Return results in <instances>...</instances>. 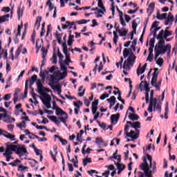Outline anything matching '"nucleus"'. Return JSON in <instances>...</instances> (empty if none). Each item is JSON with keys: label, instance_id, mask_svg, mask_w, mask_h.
<instances>
[{"label": "nucleus", "instance_id": "7", "mask_svg": "<svg viewBox=\"0 0 177 177\" xmlns=\"http://www.w3.org/2000/svg\"><path fill=\"white\" fill-rule=\"evenodd\" d=\"M15 145L11 142L6 143L5 153L3 156H12L13 151H15Z\"/></svg>", "mask_w": 177, "mask_h": 177}, {"label": "nucleus", "instance_id": "62", "mask_svg": "<svg viewBox=\"0 0 177 177\" xmlns=\"http://www.w3.org/2000/svg\"><path fill=\"white\" fill-rule=\"evenodd\" d=\"M124 19H125L127 23H129V21L131 20V17L128 15H125Z\"/></svg>", "mask_w": 177, "mask_h": 177}, {"label": "nucleus", "instance_id": "13", "mask_svg": "<svg viewBox=\"0 0 177 177\" xmlns=\"http://www.w3.org/2000/svg\"><path fill=\"white\" fill-rule=\"evenodd\" d=\"M127 124L129 125H131V128H134L136 132L135 133H138V136H139L140 130L138 129L139 128H140V123L139 122H134L133 123H132V122L131 121H127Z\"/></svg>", "mask_w": 177, "mask_h": 177}, {"label": "nucleus", "instance_id": "20", "mask_svg": "<svg viewBox=\"0 0 177 177\" xmlns=\"http://www.w3.org/2000/svg\"><path fill=\"white\" fill-rule=\"evenodd\" d=\"M167 13H160V10H157L156 13V18L158 20H164L165 19H167Z\"/></svg>", "mask_w": 177, "mask_h": 177}, {"label": "nucleus", "instance_id": "29", "mask_svg": "<svg viewBox=\"0 0 177 177\" xmlns=\"http://www.w3.org/2000/svg\"><path fill=\"white\" fill-rule=\"evenodd\" d=\"M66 113L64 112L62 109L58 108L57 109H55V114L56 115H63L66 114Z\"/></svg>", "mask_w": 177, "mask_h": 177}, {"label": "nucleus", "instance_id": "9", "mask_svg": "<svg viewBox=\"0 0 177 177\" xmlns=\"http://www.w3.org/2000/svg\"><path fill=\"white\" fill-rule=\"evenodd\" d=\"M128 131H129V125L127 124L124 127V132L127 136L128 138H131V139H138V138H139V133H135V131H131L128 133Z\"/></svg>", "mask_w": 177, "mask_h": 177}, {"label": "nucleus", "instance_id": "33", "mask_svg": "<svg viewBox=\"0 0 177 177\" xmlns=\"http://www.w3.org/2000/svg\"><path fill=\"white\" fill-rule=\"evenodd\" d=\"M88 162H92V160H91V158L83 159L84 167H86V165H88Z\"/></svg>", "mask_w": 177, "mask_h": 177}, {"label": "nucleus", "instance_id": "51", "mask_svg": "<svg viewBox=\"0 0 177 177\" xmlns=\"http://www.w3.org/2000/svg\"><path fill=\"white\" fill-rule=\"evenodd\" d=\"M10 97H12V95L10 93H8L4 96L3 99L4 100L8 101V100H10Z\"/></svg>", "mask_w": 177, "mask_h": 177}, {"label": "nucleus", "instance_id": "32", "mask_svg": "<svg viewBox=\"0 0 177 177\" xmlns=\"http://www.w3.org/2000/svg\"><path fill=\"white\" fill-rule=\"evenodd\" d=\"M5 138L7 139H10V140H15V135H12L9 133L7 134H3Z\"/></svg>", "mask_w": 177, "mask_h": 177}, {"label": "nucleus", "instance_id": "44", "mask_svg": "<svg viewBox=\"0 0 177 177\" xmlns=\"http://www.w3.org/2000/svg\"><path fill=\"white\" fill-rule=\"evenodd\" d=\"M129 55V50L128 48H124L123 50V56L125 58L128 57V55Z\"/></svg>", "mask_w": 177, "mask_h": 177}, {"label": "nucleus", "instance_id": "43", "mask_svg": "<svg viewBox=\"0 0 177 177\" xmlns=\"http://www.w3.org/2000/svg\"><path fill=\"white\" fill-rule=\"evenodd\" d=\"M34 138H35L36 139H37V140L39 142H46V140H48V139L43 138H39V137L37 135H33Z\"/></svg>", "mask_w": 177, "mask_h": 177}, {"label": "nucleus", "instance_id": "10", "mask_svg": "<svg viewBox=\"0 0 177 177\" xmlns=\"http://www.w3.org/2000/svg\"><path fill=\"white\" fill-rule=\"evenodd\" d=\"M60 63V68L62 71H64L63 73H62V72H59V80H64V78H66V77H67V67H66V65L63 64V63H62V62H59Z\"/></svg>", "mask_w": 177, "mask_h": 177}, {"label": "nucleus", "instance_id": "6", "mask_svg": "<svg viewBox=\"0 0 177 177\" xmlns=\"http://www.w3.org/2000/svg\"><path fill=\"white\" fill-rule=\"evenodd\" d=\"M169 27H167L166 29L165 30H161L158 35L157 39H167L168 37L170 35H172V31L169 30Z\"/></svg>", "mask_w": 177, "mask_h": 177}, {"label": "nucleus", "instance_id": "3", "mask_svg": "<svg viewBox=\"0 0 177 177\" xmlns=\"http://www.w3.org/2000/svg\"><path fill=\"white\" fill-rule=\"evenodd\" d=\"M154 72L152 73V79L151 81V85L156 88V91H160L161 87V83L162 82V79H160L157 82V78H158V68H154Z\"/></svg>", "mask_w": 177, "mask_h": 177}, {"label": "nucleus", "instance_id": "24", "mask_svg": "<svg viewBox=\"0 0 177 177\" xmlns=\"http://www.w3.org/2000/svg\"><path fill=\"white\" fill-rule=\"evenodd\" d=\"M42 20V18L41 17H37L36 19V22L35 24V28L36 30H39V27H41V21Z\"/></svg>", "mask_w": 177, "mask_h": 177}, {"label": "nucleus", "instance_id": "25", "mask_svg": "<svg viewBox=\"0 0 177 177\" xmlns=\"http://www.w3.org/2000/svg\"><path fill=\"white\" fill-rule=\"evenodd\" d=\"M10 17V15L9 14L0 17V24L5 23V21H8Z\"/></svg>", "mask_w": 177, "mask_h": 177}, {"label": "nucleus", "instance_id": "5", "mask_svg": "<svg viewBox=\"0 0 177 177\" xmlns=\"http://www.w3.org/2000/svg\"><path fill=\"white\" fill-rule=\"evenodd\" d=\"M36 85H37V92L39 94L46 93H48L50 92V89H49L48 88H45L44 86V83L39 79L37 80Z\"/></svg>", "mask_w": 177, "mask_h": 177}, {"label": "nucleus", "instance_id": "23", "mask_svg": "<svg viewBox=\"0 0 177 177\" xmlns=\"http://www.w3.org/2000/svg\"><path fill=\"white\" fill-rule=\"evenodd\" d=\"M62 115H64V117L63 116L60 117L59 120L61 122H63V124L66 125V127H67V120L68 119V115H67V113H66Z\"/></svg>", "mask_w": 177, "mask_h": 177}, {"label": "nucleus", "instance_id": "52", "mask_svg": "<svg viewBox=\"0 0 177 177\" xmlns=\"http://www.w3.org/2000/svg\"><path fill=\"white\" fill-rule=\"evenodd\" d=\"M46 5H47L48 6H49L48 9H49L50 11L53 10V7L52 6V2L47 1V2H46Z\"/></svg>", "mask_w": 177, "mask_h": 177}, {"label": "nucleus", "instance_id": "40", "mask_svg": "<svg viewBox=\"0 0 177 177\" xmlns=\"http://www.w3.org/2000/svg\"><path fill=\"white\" fill-rule=\"evenodd\" d=\"M73 105L75 106V107H77V109H80V107L82 106V102L78 100L77 102H74Z\"/></svg>", "mask_w": 177, "mask_h": 177}, {"label": "nucleus", "instance_id": "16", "mask_svg": "<svg viewBox=\"0 0 177 177\" xmlns=\"http://www.w3.org/2000/svg\"><path fill=\"white\" fill-rule=\"evenodd\" d=\"M165 53H168V51L158 48V50L157 48H155V60L158 59V56H160V55H165Z\"/></svg>", "mask_w": 177, "mask_h": 177}, {"label": "nucleus", "instance_id": "47", "mask_svg": "<svg viewBox=\"0 0 177 177\" xmlns=\"http://www.w3.org/2000/svg\"><path fill=\"white\" fill-rule=\"evenodd\" d=\"M95 143H96V145H100V143H103V139H102V138L97 137L95 138Z\"/></svg>", "mask_w": 177, "mask_h": 177}, {"label": "nucleus", "instance_id": "41", "mask_svg": "<svg viewBox=\"0 0 177 177\" xmlns=\"http://www.w3.org/2000/svg\"><path fill=\"white\" fill-rule=\"evenodd\" d=\"M17 127H18V128H19L20 129H23V128H26V122L22 121L21 123L17 124Z\"/></svg>", "mask_w": 177, "mask_h": 177}, {"label": "nucleus", "instance_id": "45", "mask_svg": "<svg viewBox=\"0 0 177 177\" xmlns=\"http://www.w3.org/2000/svg\"><path fill=\"white\" fill-rule=\"evenodd\" d=\"M109 96H110L109 93H104L100 97V100H104V99H106V97H109Z\"/></svg>", "mask_w": 177, "mask_h": 177}, {"label": "nucleus", "instance_id": "60", "mask_svg": "<svg viewBox=\"0 0 177 177\" xmlns=\"http://www.w3.org/2000/svg\"><path fill=\"white\" fill-rule=\"evenodd\" d=\"M59 109V106L56 104V102H53V110H57Z\"/></svg>", "mask_w": 177, "mask_h": 177}, {"label": "nucleus", "instance_id": "31", "mask_svg": "<svg viewBox=\"0 0 177 177\" xmlns=\"http://www.w3.org/2000/svg\"><path fill=\"white\" fill-rule=\"evenodd\" d=\"M115 164L118 171H124V169H125V165H124L123 164H120L118 162Z\"/></svg>", "mask_w": 177, "mask_h": 177}, {"label": "nucleus", "instance_id": "48", "mask_svg": "<svg viewBox=\"0 0 177 177\" xmlns=\"http://www.w3.org/2000/svg\"><path fill=\"white\" fill-rule=\"evenodd\" d=\"M28 81H26V83H25V90H24L25 95H27L28 93Z\"/></svg>", "mask_w": 177, "mask_h": 177}, {"label": "nucleus", "instance_id": "12", "mask_svg": "<svg viewBox=\"0 0 177 177\" xmlns=\"http://www.w3.org/2000/svg\"><path fill=\"white\" fill-rule=\"evenodd\" d=\"M15 151L19 156H23L27 153V149L23 146L15 145Z\"/></svg>", "mask_w": 177, "mask_h": 177}, {"label": "nucleus", "instance_id": "17", "mask_svg": "<svg viewBox=\"0 0 177 177\" xmlns=\"http://www.w3.org/2000/svg\"><path fill=\"white\" fill-rule=\"evenodd\" d=\"M115 30L120 37H125L127 34H128V30H127L125 28H122V29H120V26H116Z\"/></svg>", "mask_w": 177, "mask_h": 177}, {"label": "nucleus", "instance_id": "19", "mask_svg": "<svg viewBox=\"0 0 177 177\" xmlns=\"http://www.w3.org/2000/svg\"><path fill=\"white\" fill-rule=\"evenodd\" d=\"M135 60H136V57L135 56L134 53H131L129 58L127 59V62H129V64L130 66H133V64L135 63Z\"/></svg>", "mask_w": 177, "mask_h": 177}, {"label": "nucleus", "instance_id": "2", "mask_svg": "<svg viewBox=\"0 0 177 177\" xmlns=\"http://www.w3.org/2000/svg\"><path fill=\"white\" fill-rule=\"evenodd\" d=\"M154 91L151 90L150 92V102L147 109L149 113H153V107L154 111H158L161 113V102H157V98H154Z\"/></svg>", "mask_w": 177, "mask_h": 177}, {"label": "nucleus", "instance_id": "54", "mask_svg": "<svg viewBox=\"0 0 177 177\" xmlns=\"http://www.w3.org/2000/svg\"><path fill=\"white\" fill-rule=\"evenodd\" d=\"M129 66H131V65L129 64V62H128V61L124 62L123 68H127L129 67Z\"/></svg>", "mask_w": 177, "mask_h": 177}, {"label": "nucleus", "instance_id": "1", "mask_svg": "<svg viewBox=\"0 0 177 177\" xmlns=\"http://www.w3.org/2000/svg\"><path fill=\"white\" fill-rule=\"evenodd\" d=\"M147 160H148L149 163H147V160L145 159L144 162L140 165V167L142 171H144L145 176L151 177V174H154L156 172L157 166H156V162H151L152 158L150 155H147Z\"/></svg>", "mask_w": 177, "mask_h": 177}, {"label": "nucleus", "instance_id": "18", "mask_svg": "<svg viewBox=\"0 0 177 177\" xmlns=\"http://www.w3.org/2000/svg\"><path fill=\"white\" fill-rule=\"evenodd\" d=\"M118 120H120V113L112 115L111 116V122L113 125L117 124V122H118Z\"/></svg>", "mask_w": 177, "mask_h": 177}, {"label": "nucleus", "instance_id": "58", "mask_svg": "<svg viewBox=\"0 0 177 177\" xmlns=\"http://www.w3.org/2000/svg\"><path fill=\"white\" fill-rule=\"evenodd\" d=\"M59 142H61L62 145H67V140H64L62 138H59Z\"/></svg>", "mask_w": 177, "mask_h": 177}, {"label": "nucleus", "instance_id": "42", "mask_svg": "<svg viewBox=\"0 0 177 177\" xmlns=\"http://www.w3.org/2000/svg\"><path fill=\"white\" fill-rule=\"evenodd\" d=\"M88 21H91V20L81 19V20L77 21L76 23H77V24H86Z\"/></svg>", "mask_w": 177, "mask_h": 177}, {"label": "nucleus", "instance_id": "14", "mask_svg": "<svg viewBox=\"0 0 177 177\" xmlns=\"http://www.w3.org/2000/svg\"><path fill=\"white\" fill-rule=\"evenodd\" d=\"M145 91V93H149L150 92V87H149V84H147V82H143L142 81L140 84V88L141 91L143 89Z\"/></svg>", "mask_w": 177, "mask_h": 177}, {"label": "nucleus", "instance_id": "4", "mask_svg": "<svg viewBox=\"0 0 177 177\" xmlns=\"http://www.w3.org/2000/svg\"><path fill=\"white\" fill-rule=\"evenodd\" d=\"M39 95V97L46 109H51L52 106L50 105V102L52 100V97H50L48 93H41Z\"/></svg>", "mask_w": 177, "mask_h": 177}, {"label": "nucleus", "instance_id": "30", "mask_svg": "<svg viewBox=\"0 0 177 177\" xmlns=\"http://www.w3.org/2000/svg\"><path fill=\"white\" fill-rule=\"evenodd\" d=\"M155 62H156V64H158L159 67H161V66H162V64H164V59H162V58L161 57L156 58V60H155Z\"/></svg>", "mask_w": 177, "mask_h": 177}, {"label": "nucleus", "instance_id": "63", "mask_svg": "<svg viewBox=\"0 0 177 177\" xmlns=\"http://www.w3.org/2000/svg\"><path fill=\"white\" fill-rule=\"evenodd\" d=\"M137 74L138 75H140V74H143V73H142V67L138 66L137 69Z\"/></svg>", "mask_w": 177, "mask_h": 177}, {"label": "nucleus", "instance_id": "11", "mask_svg": "<svg viewBox=\"0 0 177 177\" xmlns=\"http://www.w3.org/2000/svg\"><path fill=\"white\" fill-rule=\"evenodd\" d=\"M98 1V7L100 8V9H99V8L96 7V8H93L91 9V10H97V13H102L104 14V12H106V8H104V6H103V2L102 1V0H97Z\"/></svg>", "mask_w": 177, "mask_h": 177}, {"label": "nucleus", "instance_id": "61", "mask_svg": "<svg viewBox=\"0 0 177 177\" xmlns=\"http://www.w3.org/2000/svg\"><path fill=\"white\" fill-rule=\"evenodd\" d=\"M1 12H10V8L9 7H3L1 10Z\"/></svg>", "mask_w": 177, "mask_h": 177}, {"label": "nucleus", "instance_id": "8", "mask_svg": "<svg viewBox=\"0 0 177 177\" xmlns=\"http://www.w3.org/2000/svg\"><path fill=\"white\" fill-rule=\"evenodd\" d=\"M160 41H158V49H162L163 50H167V54L169 55L171 53V45L167 44L166 46H164V44H165V41L164 39H159Z\"/></svg>", "mask_w": 177, "mask_h": 177}, {"label": "nucleus", "instance_id": "46", "mask_svg": "<svg viewBox=\"0 0 177 177\" xmlns=\"http://www.w3.org/2000/svg\"><path fill=\"white\" fill-rule=\"evenodd\" d=\"M39 77L41 78V80H42L41 82L44 84V82H45V78H46L45 73L41 71L39 73Z\"/></svg>", "mask_w": 177, "mask_h": 177}, {"label": "nucleus", "instance_id": "57", "mask_svg": "<svg viewBox=\"0 0 177 177\" xmlns=\"http://www.w3.org/2000/svg\"><path fill=\"white\" fill-rule=\"evenodd\" d=\"M120 24H122L123 27H125V26H127L125 21H124V17L120 18Z\"/></svg>", "mask_w": 177, "mask_h": 177}, {"label": "nucleus", "instance_id": "49", "mask_svg": "<svg viewBox=\"0 0 177 177\" xmlns=\"http://www.w3.org/2000/svg\"><path fill=\"white\" fill-rule=\"evenodd\" d=\"M23 16V10L21 9V7L18 8V17H21Z\"/></svg>", "mask_w": 177, "mask_h": 177}, {"label": "nucleus", "instance_id": "55", "mask_svg": "<svg viewBox=\"0 0 177 177\" xmlns=\"http://www.w3.org/2000/svg\"><path fill=\"white\" fill-rule=\"evenodd\" d=\"M91 110L93 114H96V111H97V106H91Z\"/></svg>", "mask_w": 177, "mask_h": 177}, {"label": "nucleus", "instance_id": "34", "mask_svg": "<svg viewBox=\"0 0 177 177\" xmlns=\"http://www.w3.org/2000/svg\"><path fill=\"white\" fill-rule=\"evenodd\" d=\"M153 53H149L148 57L147 58V62H153Z\"/></svg>", "mask_w": 177, "mask_h": 177}, {"label": "nucleus", "instance_id": "21", "mask_svg": "<svg viewBox=\"0 0 177 177\" xmlns=\"http://www.w3.org/2000/svg\"><path fill=\"white\" fill-rule=\"evenodd\" d=\"M155 6H156V3H151L149 5V8L147 10V12L148 13L149 16H151V13H153V12H154Z\"/></svg>", "mask_w": 177, "mask_h": 177}, {"label": "nucleus", "instance_id": "15", "mask_svg": "<svg viewBox=\"0 0 177 177\" xmlns=\"http://www.w3.org/2000/svg\"><path fill=\"white\" fill-rule=\"evenodd\" d=\"M174 17L171 12H169L168 16L166 17V20L165 21V25L168 26L169 24H172L174 23Z\"/></svg>", "mask_w": 177, "mask_h": 177}, {"label": "nucleus", "instance_id": "26", "mask_svg": "<svg viewBox=\"0 0 177 177\" xmlns=\"http://www.w3.org/2000/svg\"><path fill=\"white\" fill-rule=\"evenodd\" d=\"M129 118L131 121H138V120H139V116L135 113H129Z\"/></svg>", "mask_w": 177, "mask_h": 177}, {"label": "nucleus", "instance_id": "56", "mask_svg": "<svg viewBox=\"0 0 177 177\" xmlns=\"http://www.w3.org/2000/svg\"><path fill=\"white\" fill-rule=\"evenodd\" d=\"M55 70H56V66H53L48 68L49 73H54Z\"/></svg>", "mask_w": 177, "mask_h": 177}, {"label": "nucleus", "instance_id": "50", "mask_svg": "<svg viewBox=\"0 0 177 177\" xmlns=\"http://www.w3.org/2000/svg\"><path fill=\"white\" fill-rule=\"evenodd\" d=\"M131 27H132L133 29H136V28L138 27V23H136V19H134L133 21Z\"/></svg>", "mask_w": 177, "mask_h": 177}, {"label": "nucleus", "instance_id": "37", "mask_svg": "<svg viewBox=\"0 0 177 177\" xmlns=\"http://www.w3.org/2000/svg\"><path fill=\"white\" fill-rule=\"evenodd\" d=\"M113 158H114V160H118V162H121V156L118 155L116 156L109 157V160H113Z\"/></svg>", "mask_w": 177, "mask_h": 177}, {"label": "nucleus", "instance_id": "22", "mask_svg": "<svg viewBox=\"0 0 177 177\" xmlns=\"http://www.w3.org/2000/svg\"><path fill=\"white\" fill-rule=\"evenodd\" d=\"M106 100L110 104L109 109H111V107L115 104V100H117V98L114 96H111L110 98L106 99Z\"/></svg>", "mask_w": 177, "mask_h": 177}, {"label": "nucleus", "instance_id": "28", "mask_svg": "<svg viewBox=\"0 0 177 177\" xmlns=\"http://www.w3.org/2000/svg\"><path fill=\"white\" fill-rule=\"evenodd\" d=\"M74 42V35H70L68 39V46H71Z\"/></svg>", "mask_w": 177, "mask_h": 177}, {"label": "nucleus", "instance_id": "39", "mask_svg": "<svg viewBox=\"0 0 177 177\" xmlns=\"http://www.w3.org/2000/svg\"><path fill=\"white\" fill-rule=\"evenodd\" d=\"M66 55V59H65V62H64V64H66V66H68V63H70V62H71V59H70V56H68V55L67 54H65Z\"/></svg>", "mask_w": 177, "mask_h": 177}, {"label": "nucleus", "instance_id": "64", "mask_svg": "<svg viewBox=\"0 0 177 177\" xmlns=\"http://www.w3.org/2000/svg\"><path fill=\"white\" fill-rule=\"evenodd\" d=\"M55 37H56L57 39H62V37H63V35L62 34H59V33L56 32Z\"/></svg>", "mask_w": 177, "mask_h": 177}, {"label": "nucleus", "instance_id": "36", "mask_svg": "<svg viewBox=\"0 0 177 177\" xmlns=\"http://www.w3.org/2000/svg\"><path fill=\"white\" fill-rule=\"evenodd\" d=\"M50 61L52 62L53 64H56V63H57V57L56 56V54H53Z\"/></svg>", "mask_w": 177, "mask_h": 177}, {"label": "nucleus", "instance_id": "27", "mask_svg": "<svg viewBox=\"0 0 177 177\" xmlns=\"http://www.w3.org/2000/svg\"><path fill=\"white\" fill-rule=\"evenodd\" d=\"M78 96H80V97H82L84 95H85V89H84V86H80V88H78Z\"/></svg>", "mask_w": 177, "mask_h": 177}, {"label": "nucleus", "instance_id": "35", "mask_svg": "<svg viewBox=\"0 0 177 177\" xmlns=\"http://www.w3.org/2000/svg\"><path fill=\"white\" fill-rule=\"evenodd\" d=\"M63 48V52L64 55H67V52H68V48H67V44L66 43H64L62 44Z\"/></svg>", "mask_w": 177, "mask_h": 177}, {"label": "nucleus", "instance_id": "38", "mask_svg": "<svg viewBox=\"0 0 177 177\" xmlns=\"http://www.w3.org/2000/svg\"><path fill=\"white\" fill-rule=\"evenodd\" d=\"M42 54L41 57L45 59L46 57V55L48 54V50L46 48H41Z\"/></svg>", "mask_w": 177, "mask_h": 177}, {"label": "nucleus", "instance_id": "59", "mask_svg": "<svg viewBox=\"0 0 177 177\" xmlns=\"http://www.w3.org/2000/svg\"><path fill=\"white\" fill-rule=\"evenodd\" d=\"M48 118H49V120L53 121V122H55L57 120V118H56V116H55V115L48 116Z\"/></svg>", "mask_w": 177, "mask_h": 177}, {"label": "nucleus", "instance_id": "53", "mask_svg": "<svg viewBox=\"0 0 177 177\" xmlns=\"http://www.w3.org/2000/svg\"><path fill=\"white\" fill-rule=\"evenodd\" d=\"M157 26H158V21H154L153 24H152V26H151V31H152V30L153 28H156V27H157Z\"/></svg>", "mask_w": 177, "mask_h": 177}]
</instances>
